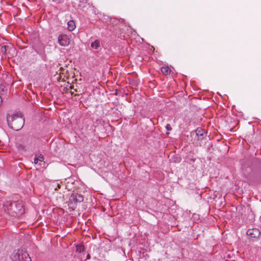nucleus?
Segmentation results:
<instances>
[{"instance_id": "4468645a", "label": "nucleus", "mask_w": 261, "mask_h": 261, "mask_svg": "<svg viewBox=\"0 0 261 261\" xmlns=\"http://www.w3.org/2000/svg\"><path fill=\"white\" fill-rule=\"evenodd\" d=\"M9 48L8 46L7 45H3L1 47V53L5 55H6L7 54V50Z\"/></svg>"}, {"instance_id": "f3484780", "label": "nucleus", "mask_w": 261, "mask_h": 261, "mask_svg": "<svg viewBox=\"0 0 261 261\" xmlns=\"http://www.w3.org/2000/svg\"><path fill=\"white\" fill-rule=\"evenodd\" d=\"M89 258H90V255L88 254L87 256V259H89Z\"/></svg>"}, {"instance_id": "f8f14e48", "label": "nucleus", "mask_w": 261, "mask_h": 261, "mask_svg": "<svg viewBox=\"0 0 261 261\" xmlns=\"http://www.w3.org/2000/svg\"><path fill=\"white\" fill-rule=\"evenodd\" d=\"M43 160H44V157L41 154H40L37 156L36 155V156L34 159V163L37 164L38 161H43Z\"/></svg>"}, {"instance_id": "6e6552de", "label": "nucleus", "mask_w": 261, "mask_h": 261, "mask_svg": "<svg viewBox=\"0 0 261 261\" xmlns=\"http://www.w3.org/2000/svg\"><path fill=\"white\" fill-rule=\"evenodd\" d=\"M195 133L196 136L198 137V140H202L204 138L205 134L204 131L201 127H198L195 130Z\"/></svg>"}, {"instance_id": "2eb2a0df", "label": "nucleus", "mask_w": 261, "mask_h": 261, "mask_svg": "<svg viewBox=\"0 0 261 261\" xmlns=\"http://www.w3.org/2000/svg\"><path fill=\"white\" fill-rule=\"evenodd\" d=\"M53 186L55 187V190H57L61 188L60 184L59 183H55V185H53Z\"/></svg>"}, {"instance_id": "9d476101", "label": "nucleus", "mask_w": 261, "mask_h": 261, "mask_svg": "<svg viewBox=\"0 0 261 261\" xmlns=\"http://www.w3.org/2000/svg\"><path fill=\"white\" fill-rule=\"evenodd\" d=\"M68 30L69 31H72L75 28V24L73 20H70L68 22Z\"/></svg>"}, {"instance_id": "ddd939ff", "label": "nucleus", "mask_w": 261, "mask_h": 261, "mask_svg": "<svg viewBox=\"0 0 261 261\" xmlns=\"http://www.w3.org/2000/svg\"><path fill=\"white\" fill-rule=\"evenodd\" d=\"M85 247L83 245H79L76 246V252L79 253H82L84 251Z\"/></svg>"}, {"instance_id": "9b49d317", "label": "nucleus", "mask_w": 261, "mask_h": 261, "mask_svg": "<svg viewBox=\"0 0 261 261\" xmlns=\"http://www.w3.org/2000/svg\"><path fill=\"white\" fill-rule=\"evenodd\" d=\"M161 71L165 75H168L170 73L171 69L168 66H163L161 68Z\"/></svg>"}, {"instance_id": "0eeeda50", "label": "nucleus", "mask_w": 261, "mask_h": 261, "mask_svg": "<svg viewBox=\"0 0 261 261\" xmlns=\"http://www.w3.org/2000/svg\"><path fill=\"white\" fill-rule=\"evenodd\" d=\"M63 261H80V259L79 257H76L75 255H73V254L68 252L65 256L64 258L63 259Z\"/></svg>"}, {"instance_id": "39448f33", "label": "nucleus", "mask_w": 261, "mask_h": 261, "mask_svg": "<svg viewBox=\"0 0 261 261\" xmlns=\"http://www.w3.org/2000/svg\"><path fill=\"white\" fill-rule=\"evenodd\" d=\"M58 42L62 46H66L69 44V39L65 34H61L58 36Z\"/></svg>"}, {"instance_id": "7ed1b4c3", "label": "nucleus", "mask_w": 261, "mask_h": 261, "mask_svg": "<svg viewBox=\"0 0 261 261\" xmlns=\"http://www.w3.org/2000/svg\"><path fill=\"white\" fill-rule=\"evenodd\" d=\"M11 258L12 261H32L28 252L23 249L14 251L11 254Z\"/></svg>"}, {"instance_id": "dca6fc26", "label": "nucleus", "mask_w": 261, "mask_h": 261, "mask_svg": "<svg viewBox=\"0 0 261 261\" xmlns=\"http://www.w3.org/2000/svg\"><path fill=\"white\" fill-rule=\"evenodd\" d=\"M166 128L168 130H171L172 128L170 126V124H168L166 126Z\"/></svg>"}, {"instance_id": "f257e3e1", "label": "nucleus", "mask_w": 261, "mask_h": 261, "mask_svg": "<svg viewBox=\"0 0 261 261\" xmlns=\"http://www.w3.org/2000/svg\"><path fill=\"white\" fill-rule=\"evenodd\" d=\"M24 118L20 112L16 114H8L7 121L8 125L11 129L18 131L20 130L24 124Z\"/></svg>"}, {"instance_id": "1a4fd4ad", "label": "nucleus", "mask_w": 261, "mask_h": 261, "mask_svg": "<svg viewBox=\"0 0 261 261\" xmlns=\"http://www.w3.org/2000/svg\"><path fill=\"white\" fill-rule=\"evenodd\" d=\"M91 46L92 48L95 49H97L100 47V41L98 40H95L94 41L91 43Z\"/></svg>"}, {"instance_id": "20e7f679", "label": "nucleus", "mask_w": 261, "mask_h": 261, "mask_svg": "<svg viewBox=\"0 0 261 261\" xmlns=\"http://www.w3.org/2000/svg\"><path fill=\"white\" fill-rule=\"evenodd\" d=\"M84 198L81 194L73 193L70 196L68 205L72 210H74L76 208V204L79 202H82Z\"/></svg>"}, {"instance_id": "423d86ee", "label": "nucleus", "mask_w": 261, "mask_h": 261, "mask_svg": "<svg viewBox=\"0 0 261 261\" xmlns=\"http://www.w3.org/2000/svg\"><path fill=\"white\" fill-rule=\"evenodd\" d=\"M246 233L248 236H249L252 238H256L259 237L260 234V232L257 228H252L249 229L247 231Z\"/></svg>"}, {"instance_id": "f03ea898", "label": "nucleus", "mask_w": 261, "mask_h": 261, "mask_svg": "<svg viewBox=\"0 0 261 261\" xmlns=\"http://www.w3.org/2000/svg\"><path fill=\"white\" fill-rule=\"evenodd\" d=\"M5 206V211L12 216L16 215H20L23 214L24 209L22 204L16 201H7L4 204Z\"/></svg>"}, {"instance_id": "a211bd4d", "label": "nucleus", "mask_w": 261, "mask_h": 261, "mask_svg": "<svg viewBox=\"0 0 261 261\" xmlns=\"http://www.w3.org/2000/svg\"><path fill=\"white\" fill-rule=\"evenodd\" d=\"M73 88V86H70V89H72Z\"/></svg>"}]
</instances>
